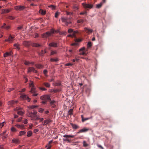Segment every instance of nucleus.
Returning <instances> with one entry per match:
<instances>
[{
  "label": "nucleus",
  "mask_w": 149,
  "mask_h": 149,
  "mask_svg": "<svg viewBox=\"0 0 149 149\" xmlns=\"http://www.w3.org/2000/svg\"><path fill=\"white\" fill-rule=\"evenodd\" d=\"M33 112H29L27 113V116L30 117L31 118V120H36V118L37 117L36 115L37 113V112L35 111L34 110H33Z\"/></svg>",
  "instance_id": "1"
},
{
  "label": "nucleus",
  "mask_w": 149,
  "mask_h": 149,
  "mask_svg": "<svg viewBox=\"0 0 149 149\" xmlns=\"http://www.w3.org/2000/svg\"><path fill=\"white\" fill-rule=\"evenodd\" d=\"M63 137L65 138H63V141L65 142H67L68 143H70L72 142V140L71 139H68V138H73L75 136L72 135H69L67 134H65L64 135Z\"/></svg>",
  "instance_id": "2"
},
{
  "label": "nucleus",
  "mask_w": 149,
  "mask_h": 149,
  "mask_svg": "<svg viewBox=\"0 0 149 149\" xmlns=\"http://www.w3.org/2000/svg\"><path fill=\"white\" fill-rule=\"evenodd\" d=\"M68 18L67 17H62L61 18L62 22L64 23L65 24L66 26H68L69 24L71 23L70 21H68Z\"/></svg>",
  "instance_id": "3"
},
{
  "label": "nucleus",
  "mask_w": 149,
  "mask_h": 149,
  "mask_svg": "<svg viewBox=\"0 0 149 149\" xmlns=\"http://www.w3.org/2000/svg\"><path fill=\"white\" fill-rule=\"evenodd\" d=\"M40 99L45 101H46L47 100L49 101L51 100L50 96L47 95H44L41 96L40 97Z\"/></svg>",
  "instance_id": "4"
},
{
  "label": "nucleus",
  "mask_w": 149,
  "mask_h": 149,
  "mask_svg": "<svg viewBox=\"0 0 149 149\" xmlns=\"http://www.w3.org/2000/svg\"><path fill=\"white\" fill-rule=\"evenodd\" d=\"M25 7L23 6H17L14 7V9L16 10H22L24 9Z\"/></svg>",
  "instance_id": "5"
},
{
  "label": "nucleus",
  "mask_w": 149,
  "mask_h": 149,
  "mask_svg": "<svg viewBox=\"0 0 149 149\" xmlns=\"http://www.w3.org/2000/svg\"><path fill=\"white\" fill-rule=\"evenodd\" d=\"M53 34L50 31H48L44 33L42 35V37L43 38H46L50 36L52 34Z\"/></svg>",
  "instance_id": "6"
},
{
  "label": "nucleus",
  "mask_w": 149,
  "mask_h": 149,
  "mask_svg": "<svg viewBox=\"0 0 149 149\" xmlns=\"http://www.w3.org/2000/svg\"><path fill=\"white\" fill-rule=\"evenodd\" d=\"M82 4L84 7L85 8H91L93 7V5L91 4H86L85 3H82Z\"/></svg>",
  "instance_id": "7"
},
{
  "label": "nucleus",
  "mask_w": 149,
  "mask_h": 149,
  "mask_svg": "<svg viewBox=\"0 0 149 149\" xmlns=\"http://www.w3.org/2000/svg\"><path fill=\"white\" fill-rule=\"evenodd\" d=\"M20 97L24 100H27L28 102H29L31 100L30 98L25 94H22Z\"/></svg>",
  "instance_id": "8"
},
{
  "label": "nucleus",
  "mask_w": 149,
  "mask_h": 149,
  "mask_svg": "<svg viewBox=\"0 0 149 149\" xmlns=\"http://www.w3.org/2000/svg\"><path fill=\"white\" fill-rule=\"evenodd\" d=\"M84 30V31L89 34L91 33L93 31V30L92 29H89L87 27H85Z\"/></svg>",
  "instance_id": "9"
},
{
  "label": "nucleus",
  "mask_w": 149,
  "mask_h": 149,
  "mask_svg": "<svg viewBox=\"0 0 149 149\" xmlns=\"http://www.w3.org/2000/svg\"><path fill=\"white\" fill-rule=\"evenodd\" d=\"M47 53L46 49L42 50L40 52L38 53V55L40 56H43L44 54Z\"/></svg>",
  "instance_id": "10"
},
{
  "label": "nucleus",
  "mask_w": 149,
  "mask_h": 149,
  "mask_svg": "<svg viewBox=\"0 0 149 149\" xmlns=\"http://www.w3.org/2000/svg\"><path fill=\"white\" fill-rule=\"evenodd\" d=\"M52 122V120L50 119H47L44 121L43 125H47V124L51 123Z\"/></svg>",
  "instance_id": "11"
},
{
  "label": "nucleus",
  "mask_w": 149,
  "mask_h": 149,
  "mask_svg": "<svg viewBox=\"0 0 149 149\" xmlns=\"http://www.w3.org/2000/svg\"><path fill=\"white\" fill-rule=\"evenodd\" d=\"M23 45L26 46H29L31 45V42L30 41H24L23 42Z\"/></svg>",
  "instance_id": "12"
},
{
  "label": "nucleus",
  "mask_w": 149,
  "mask_h": 149,
  "mask_svg": "<svg viewBox=\"0 0 149 149\" xmlns=\"http://www.w3.org/2000/svg\"><path fill=\"white\" fill-rule=\"evenodd\" d=\"M56 102V101L54 100H52L50 102V105L51 107L52 108H54L56 107V105L55 104V103Z\"/></svg>",
  "instance_id": "13"
},
{
  "label": "nucleus",
  "mask_w": 149,
  "mask_h": 149,
  "mask_svg": "<svg viewBox=\"0 0 149 149\" xmlns=\"http://www.w3.org/2000/svg\"><path fill=\"white\" fill-rule=\"evenodd\" d=\"M89 129L84 127L82 129L80 130L77 132V133H80L81 132H85L89 130Z\"/></svg>",
  "instance_id": "14"
},
{
  "label": "nucleus",
  "mask_w": 149,
  "mask_h": 149,
  "mask_svg": "<svg viewBox=\"0 0 149 149\" xmlns=\"http://www.w3.org/2000/svg\"><path fill=\"white\" fill-rule=\"evenodd\" d=\"M81 121L82 122H84L85 121L90 119L92 117L86 118H84V116L83 115H81Z\"/></svg>",
  "instance_id": "15"
},
{
  "label": "nucleus",
  "mask_w": 149,
  "mask_h": 149,
  "mask_svg": "<svg viewBox=\"0 0 149 149\" xmlns=\"http://www.w3.org/2000/svg\"><path fill=\"white\" fill-rule=\"evenodd\" d=\"M70 124L73 129H77L79 128V127L76 124H74L72 123H70Z\"/></svg>",
  "instance_id": "16"
},
{
  "label": "nucleus",
  "mask_w": 149,
  "mask_h": 149,
  "mask_svg": "<svg viewBox=\"0 0 149 149\" xmlns=\"http://www.w3.org/2000/svg\"><path fill=\"white\" fill-rule=\"evenodd\" d=\"M49 46L53 47H57V43L56 42H52L50 43L49 45Z\"/></svg>",
  "instance_id": "17"
},
{
  "label": "nucleus",
  "mask_w": 149,
  "mask_h": 149,
  "mask_svg": "<svg viewBox=\"0 0 149 149\" xmlns=\"http://www.w3.org/2000/svg\"><path fill=\"white\" fill-rule=\"evenodd\" d=\"M17 101H15L14 100H12L8 102V104L9 105H11L13 104H14L15 103H17Z\"/></svg>",
  "instance_id": "18"
},
{
  "label": "nucleus",
  "mask_w": 149,
  "mask_h": 149,
  "mask_svg": "<svg viewBox=\"0 0 149 149\" xmlns=\"http://www.w3.org/2000/svg\"><path fill=\"white\" fill-rule=\"evenodd\" d=\"M14 37L12 36L11 35H9L8 37L9 42H12L14 40Z\"/></svg>",
  "instance_id": "19"
},
{
  "label": "nucleus",
  "mask_w": 149,
  "mask_h": 149,
  "mask_svg": "<svg viewBox=\"0 0 149 149\" xmlns=\"http://www.w3.org/2000/svg\"><path fill=\"white\" fill-rule=\"evenodd\" d=\"M12 9L10 8L9 9H3L2 10V13H9Z\"/></svg>",
  "instance_id": "20"
},
{
  "label": "nucleus",
  "mask_w": 149,
  "mask_h": 149,
  "mask_svg": "<svg viewBox=\"0 0 149 149\" xmlns=\"http://www.w3.org/2000/svg\"><path fill=\"white\" fill-rule=\"evenodd\" d=\"M39 13H40L41 15H43L46 14V11L40 9L39 10Z\"/></svg>",
  "instance_id": "21"
},
{
  "label": "nucleus",
  "mask_w": 149,
  "mask_h": 149,
  "mask_svg": "<svg viewBox=\"0 0 149 149\" xmlns=\"http://www.w3.org/2000/svg\"><path fill=\"white\" fill-rule=\"evenodd\" d=\"M12 141L13 143H17L20 142V141L18 139H13Z\"/></svg>",
  "instance_id": "22"
},
{
  "label": "nucleus",
  "mask_w": 149,
  "mask_h": 149,
  "mask_svg": "<svg viewBox=\"0 0 149 149\" xmlns=\"http://www.w3.org/2000/svg\"><path fill=\"white\" fill-rule=\"evenodd\" d=\"M34 71H35V69L33 67H30L28 69V72H34Z\"/></svg>",
  "instance_id": "23"
},
{
  "label": "nucleus",
  "mask_w": 149,
  "mask_h": 149,
  "mask_svg": "<svg viewBox=\"0 0 149 149\" xmlns=\"http://www.w3.org/2000/svg\"><path fill=\"white\" fill-rule=\"evenodd\" d=\"M31 45L33 47H38L41 46L40 45L35 43H33L32 44H31Z\"/></svg>",
  "instance_id": "24"
},
{
  "label": "nucleus",
  "mask_w": 149,
  "mask_h": 149,
  "mask_svg": "<svg viewBox=\"0 0 149 149\" xmlns=\"http://www.w3.org/2000/svg\"><path fill=\"white\" fill-rule=\"evenodd\" d=\"M51 32L53 34L54 32L56 33H59L60 32V30L59 29H57L56 30H55L53 28L51 29Z\"/></svg>",
  "instance_id": "25"
},
{
  "label": "nucleus",
  "mask_w": 149,
  "mask_h": 149,
  "mask_svg": "<svg viewBox=\"0 0 149 149\" xmlns=\"http://www.w3.org/2000/svg\"><path fill=\"white\" fill-rule=\"evenodd\" d=\"M35 63L34 62H30L29 61H25L24 63V64L26 65H28L29 64H31L32 65H33Z\"/></svg>",
  "instance_id": "26"
},
{
  "label": "nucleus",
  "mask_w": 149,
  "mask_h": 149,
  "mask_svg": "<svg viewBox=\"0 0 149 149\" xmlns=\"http://www.w3.org/2000/svg\"><path fill=\"white\" fill-rule=\"evenodd\" d=\"M35 89L36 88L34 87H32L31 88V90L29 91V92L31 93H35L36 91Z\"/></svg>",
  "instance_id": "27"
},
{
  "label": "nucleus",
  "mask_w": 149,
  "mask_h": 149,
  "mask_svg": "<svg viewBox=\"0 0 149 149\" xmlns=\"http://www.w3.org/2000/svg\"><path fill=\"white\" fill-rule=\"evenodd\" d=\"M52 142V140H51L49 141L48 142V144L45 147H49V148H51L52 146L51 145V143Z\"/></svg>",
  "instance_id": "28"
},
{
  "label": "nucleus",
  "mask_w": 149,
  "mask_h": 149,
  "mask_svg": "<svg viewBox=\"0 0 149 149\" xmlns=\"http://www.w3.org/2000/svg\"><path fill=\"white\" fill-rule=\"evenodd\" d=\"M15 126L17 127L20 128L21 129H24V125H20L18 124H17L15 125Z\"/></svg>",
  "instance_id": "29"
},
{
  "label": "nucleus",
  "mask_w": 149,
  "mask_h": 149,
  "mask_svg": "<svg viewBox=\"0 0 149 149\" xmlns=\"http://www.w3.org/2000/svg\"><path fill=\"white\" fill-rule=\"evenodd\" d=\"M35 65L37 68L38 69L42 68L43 67V66L40 64H36Z\"/></svg>",
  "instance_id": "30"
},
{
  "label": "nucleus",
  "mask_w": 149,
  "mask_h": 149,
  "mask_svg": "<svg viewBox=\"0 0 149 149\" xmlns=\"http://www.w3.org/2000/svg\"><path fill=\"white\" fill-rule=\"evenodd\" d=\"M11 55V52H6L5 53L3 54V57H6Z\"/></svg>",
  "instance_id": "31"
},
{
  "label": "nucleus",
  "mask_w": 149,
  "mask_h": 149,
  "mask_svg": "<svg viewBox=\"0 0 149 149\" xmlns=\"http://www.w3.org/2000/svg\"><path fill=\"white\" fill-rule=\"evenodd\" d=\"M60 91V90L59 89H52L51 90L50 92H54V93H56L58 92H59Z\"/></svg>",
  "instance_id": "32"
},
{
  "label": "nucleus",
  "mask_w": 149,
  "mask_h": 149,
  "mask_svg": "<svg viewBox=\"0 0 149 149\" xmlns=\"http://www.w3.org/2000/svg\"><path fill=\"white\" fill-rule=\"evenodd\" d=\"M92 46V44L91 42L89 41L88 42L87 45V48H89L91 47Z\"/></svg>",
  "instance_id": "33"
},
{
  "label": "nucleus",
  "mask_w": 149,
  "mask_h": 149,
  "mask_svg": "<svg viewBox=\"0 0 149 149\" xmlns=\"http://www.w3.org/2000/svg\"><path fill=\"white\" fill-rule=\"evenodd\" d=\"M73 109H70L68 111V115L71 116L73 115Z\"/></svg>",
  "instance_id": "34"
},
{
  "label": "nucleus",
  "mask_w": 149,
  "mask_h": 149,
  "mask_svg": "<svg viewBox=\"0 0 149 149\" xmlns=\"http://www.w3.org/2000/svg\"><path fill=\"white\" fill-rule=\"evenodd\" d=\"M27 136L28 137H30L32 136V133L31 131H29L27 132Z\"/></svg>",
  "instance_id": "35"
},
{
  "label": "nucleus",
  "mask_w": 149,
  "mask_h": 149,
  "mask_svg": "<svg viewBox=\"0 0 149 149\" xmlns=\"http://www.w3.org/2000/svg\"><path fill=\"white\" fill-rule=\"evenodd\" d=\"M13 46L14 47H16L18 50H19L20 49V48L19 47V44L17 43L14 44Z\"/></svg>",
  "instance_id": "36"
},
{
  "label": "nucleus",
  "mask_w": 149,
  "mask_h": 149,
  "mask_svg": "<svg viewBox=\"0 0 149 149\" xmlns=\"http://www.w3.org/2000/svg\"><path fill=\"white\" fill-rule=\"evenodd\" d=\"M39 120L40 122H41L44 119L42 118H40L39 116H38L36 118V120Z\"/></svg>",
  "instance_id": "37"
},
{
  "label": "nucleus",
  "mask_w": 149,
  "mask_h": 149,
  "mask_svg": "<svg viewBox=\"0 0 149 149\" xmlns=\"http://www.w3.org/2000/svg\"><path fill=\"white\" fill-rule=\"evenodd\" d=\"M17 113L19 115L22 116L24 113V112L22 111H18L17 112Z\"/></svg>",
  "instance_id": "38"
},
{
  "label": "nucleus",
  "mask_w": 149,
  "mask_h": 149,
  "mask_svg": "<svg viewBox=\"0 0 149 149\" xmlns=\"http://www.w3.org/2000/svg\"><path fill=\"white\" fill-rule=\"evenodd\" d=\"M48 7L49 8H51L52 10H54L55 9L56 6L53 5H51L48 6Z\"/></svg>",
  "instance_id": "39"
},
{
  "label": "nucleus",
  "mask_w": 149,
  "mask_h": 149,
  "mask_svg": "<svg viewBox=\"0 0 149 149\" xmlns=\"http://www.w3.org/2000/svg\"><path fill=\"white\" fill-rule=\"evenodd\" d=\"M103 4V3L101 2L100 3L96 5V8H100L101 7Z\"/></svg>",
  "instance_id": "40"
},
{
  "label": "nucleus",
  "mask_w": 149,
  "mask_h": 149,
  "mask_svg": "<svg viewBox=\"0 0 149 149\" xmlns=\"http://www.w3.org/2000/svg\"><path fill=\"white\" fill-rule=\"evenodd\" d=\"M89 145L87 144L85 141H83V146L84 147H86L88 146Z\"/></svg>",
  "instance_id": "41"
},
{
  "label": "nucleus",
  "mask_w": 149,
  "mask_h": 149,
  "mask_svg": "<svg viewBox=\"0 0 149 149\" xmlns=\"http://www.w3.org/2000/svg\"><path fill=\"white\" fill-rule=\"evenodd\" d=\"M43 84L47 87L49 88L50 87V84L48 83H44Z\"/></svg>",
  "instance_id": "42"
},
{
  "label": "nucleus",
  "mask_w": 149,
  "mask_h": 149,
  "mask_svg": "<svg viewBox=\"0 0 149 149\" xmlns=\"http://www.w3.org/2000/svg\"><path fill=\"white\" fill-rule=\"evenodd\" d=\"M26 133V132L24 131H21L19 132V135L20 136L24 135Z\"/></svg>",
  "instance_id": "43"
},
{
  "label": "nucleus",
  "mask_w": 149,
  "mask_h": 149,
  "mask_svg": "<svg viewBox=\"0 0 149 149\" xmlns=\"http://www.w3.org/2000/svg\"><path fill=\"white\" fill-rule=\"evenodd\" d=\"M73 9L75 10H77L79 9V7L78 6H77L76 5H74L73 7Z\"/></svg>",
  "instance_id": "44"
},
{
  "label": "nucleus",
  "mask_w": 149,
  "mask_h": 149,
  "mask_svg": "<svg viewBox=\"0 0 149 149\" xmlns=\"http://www.w3.org/2000/svg\"><path fill=\"white\" fill-rule=\"evenodd\" d=\"M50 61L51 62H56L58 61V58H51L50 59Z\"/></svg>",
  "instance_id": "45"
},
{
  "label": "nucleus",
  "mask_w": 149,
  "mask_h": 149,
  "mask_svg": "<svg viewBox=\"0 0 149 149\" xmlns=\"http://www.w3.org/2000/svg\"><path fill=\"white\" fill-rule=\"evenodd\" d=\"M59 34L60 35H65L66 34V32L64 31L61 32L60 31Z\"/></svg>",
  "instance_id": "46"
},
{
  "label": "nucleus",
  "mask_w": 149,
  "mask_h": 149,
  "mask_svg": "<svg viewBox=\"0 0 149 149\" xmlns=\"http://www.w3.org/2000/svg\"><path fill=\"white\" fill-rule=\"evenodd\" d=\"M44 111V109L41 108H39L38 109V112L40 113H42Z\"/></svg>",
  "instance_id": "47"
},
{
  "label": "nucleus",
  "mask_w": 149,
  "mask_h": 149,
  "mask_svg": "<svg viewBox=\"0 0 149 149\" xmlns=\"http://www.w3.org/2000/svg\"><path fill=\"white\" fill-rule=\"evenodd\" d=\"M8 18L10 20H13L15 19V17L11 16H9L8 17Z\"/></svg>",
  "instance_id": "48"
},
{
  "label": "nucleus",
  "mask_w": 149,
  "mask_h": 149,
  "mask_svg": "<svg viewBox=\"0 0 149 149\" xmlns=\"http://www.w3.org/2000/svg\"><path fill=\"white\" fill-rule=\"evenodd\" d=\"M84 22V20H83V19H80V20H77V23H83Z\"/></svg>",
  "instance_id": "49"
},
{
  "label": "nucleus",
  "mask_w": 149,
  "mask_h": 149,
  "mask_svg": "<svg viewBox=\"0 0 149 149\" xmlns=\"http://www.w3.org/2000/svg\"><path fill=\"white\" fill-rule=\"evenodd\" d=\"M29 86L32 87H34V86L33 84V81H31L29 84Z\"/></svg>",
  "instance_id": "50"
},
{
  "label": "nucleus",
  "mask_w": 149,
  "mask_h": 149,
  "mask_svg": "<svg viewBox=\"0 0 149 149\" xmlns=\"http://www.w3.org/2000/svg\"><path fill=\"white\" fill-rule=\"evenodd\" d=\"M5 123V122H3L2 123H0V128H2L3 127V126L4 125V123Z\"/></svg>",
  "instance_id": "51"
},
{
  "label": "nucleus",
  "mask_w": 149,
  "mask_h": 149,
  "mask_svg": "<svg viewBox=\"0 0 149 149\" xmlns=\"http://www.w3.org/2000/svg\"><path fill=\"white\" fill-rule=\"evenodd\" d=\"M73 29H68V33H73Z\"/></svg>",
  "instance_id": "52"
},
{
  "label": "nucleus",
  "mask_w": 149,
  "mask_h": 149,
  "mask_svg": "<svg viewBox=\"0 0 149 149\" xmlns=\"http://www.w3.org/2000/svg\"><path fill=\"white\" fill-rule=\"evenodd\" d=\"M56 51H51V55H53L54 54H56Z\"/></svg>",
  "instance_id": "53"
},
{
  "label": "nucleus",
  "mask_w": 149,
  "mask_h": 149,
  "mask_svg": "<svg viewBox=\"0 0 149 149\" xmlns=\"http://www.w3.org/2000/svg\"><path fill=\"white\" fill-rule=\"evenodd\" d=\"M38 107V106L37 105H32L31 106L30 108L33 109Z\"/></svg>",
  "instance_id": "54"
},
{
  "label": "nucleus",
  "mask_w": 149,
  "mask_h": 149,
  "mask_svg": "<svg viewBox=\"0 0 149 149\" xmlns=\"http://www.w3.org/2000/svg\"><path fill=\"white\" fill-rule=\"evenodd\" d=\"M22 118V117H20L19 118H18L17 119V122H20L21 121Z\"/></svg>",
  "instance_id": "55"
},
{
  "label": "nucleus",
  "mask_w": 149,
  "mask_h": 149,
  "mask_svg": "<svg viewBox=\"0 0 149 149\" xmlns=\"http://www.w3.org/2000/svg\"><path fill=\"white\" fill-rule=\"evenodd\" d=\"M11 130L12 132H15L16 131V130L15 127H13L11 128Z\"/></svg>",
  "instance_id": "56"
},
{
  "label": "nucleus",
  "mask_w": 149,
  "mask_h": 149,
  "mask_svg": "<svg viewBox=\"0 0 149 149\" xmlns=\"http://www.w3.org/2000/svg\"><path fill=\"white\" fill-rule=\"evenodd\" d=\"M10 26H7L5 27L4 28H3V29H5L6 30H8L10 29Z\"/></svg>",
  "instance_id": "57"
},
{
  "label": "nucleus",
  "mask_w": 149,
  "mask_h": 149,
  "mask_svg": "<svg viewBox=\"0 0 149 149\" xmlns=\"http://www.w3.org/2000/svg\"><path fill=\"white\" fill-rule=\"evenodd\" d=\"M66 14L67 15H72L73 14V13H71V12H68V11H66Z\"/></svg>",
  "instance_id": "58"
},
{
  "label": "nucleus",
  "mask_w": 149,
  "mask_h": 149,
  "mask_svg": "<svg viewBox=\"0 0 149 149\" xmlns=\"http://www.w3.org/2000/svg\"><path fill=\"white\" fill-rule=\"evenodd\" d=\"M61 85V83L60 82H59L56 83V86H60Z\"/></svg>",
  "instance_id": "59"
},
{
  "label": "nucleus",
  "mask_w": 149,
  "mask_h": 149,
  "mask_svg": "<svg viewBox=\"0 0 149 149\" xmlns=\"http://www.w3.org/2000/svg\"><path fill=\"white\" fill-rule=\"evenodd\" d=\"M72 64L71 63H67L65 64V66H72Z\"/></svg>",
  "instance_id": "60"
},
{
  "label": "nucleus",
  "mask_w": 149,
  "mask_h": 149,
  "mask_svg": "<svg viewBox=\"0 0 149 149\" xmlns=\"http://www.w3.org/2000/svg\"><path fill=\"white\" fill-rule=\"evenodd\" d=\"M85 49V48L84 47H83L79 50V52H81V51L84 50Z\"/></svg>",
  "instance_id": "61"
},
{
  "label": "nucleus",
  "mask_w": 149,
  "mask_h": 149,
  "mask_svg": "<svg viewBox=\"0 0 149 149\" xmlns=\"http://www.w3.org/2000/svg\"><path fill=\"white\" fill-rule=\"evenodd\" d=\"M75 41L76 42H80L81 41V40L79 39H75Z\"/></svg>",
  "instance_id": "62"
},
{
  "label": "nucleus",
  "mask_w": 149,
  "mask_h": 149,
  "mask_svg": "<svg viewBox=\"0 0 149 149\" xmlns=\"http://www.w3.org/2000/svg\"><path fill=\"white\" fill-rule=\"evenodd\" d=\"M39 88L40 90L42 91H46L47 90L45 88L39 87Z\"/></svg>",
  "instance_id": "63"
},
{
  "label": "nucleus",
  "mask_w": 149,
  "mask_h": 149,
  "mask_svg": "<svg viewBox=\"0 0 149 149\" xmlns=\"http://www.w3.org/2000/svg\"><path fill=\"white\" fill-rule=\"evenodd\" d=\"M59 15V14L58 12L56 13L55 15V17L57 18Z\"/></svg>",
  "instance_id": "64"
}]
</instances>
